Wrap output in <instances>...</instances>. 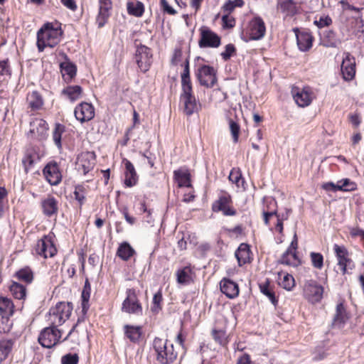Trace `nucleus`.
<instances>
[{
    "label": "nucleus",
    "mask_w": 364,
    "mask_h": 364,
    "mask_svg": "<svg viewBox=\"0 0 364 364\" xmlns=\"http://www.w3.org/2000/svg\"><path fill=\"white\" fill-rule=\"evenodd\" d=\"M296 35V43L299 50L308 51L312 47L313 37L307 31H299L298 28H294Z\"/></svg>",
    "instance_id": "20"
},
{
    "label": "nucleus",
    "mask_w": 364,
    "mask_h": 364,
    "mask_svg": "<svg viewBox=\"0 0 364 364\" xmlns=\"http://www.w3.org/2000/svg\"><path fill=\"white\" fill-rule=\"evenodd\" d=\"M282 12L287 16H294L297 13L296 5L293 0H279L277 4Z\"/></svg>",
    "instance_id": "34"
},
{
    "label": "nucleus",
    "mask_w": 364,
    "mask_h": 364,
    "mask_svg": "<svg viewBox=\"0 0 364 364\" xmlns=\"http://www.w3.org/2000/svg\"><path fill=\"white\" fill-rule=\"evenodd\" d=\"M135 59L141 71L143 73L147 72L152 63L151 48L143 44L138 45L136 49Z\"/></svg>",
    "instance_id": "10"
},
{
    "label": "nucleus",
    "mask_w": 364,
    "mask_h": 364,
    "mask_svg": "<svg viewBox=\"0 0 364 364\" xmlns=\"http://www.w3.org/2000/svg\"><path fill=\"white\" fill-rule=\"evenodd\" d=\"M63 31L60 26L55 27L53 23L47 22L37 33V48L39 52L46 47L54 48L60 41Z\"/></svg>",
    "instance_id": "2"
},
{
    "label": "nucleus",
    "mask_w": 364,
    "mask_h": 364,
    "mask_svg": "<svg viewBox=\"0 0 364 364\" xmlns=\"http://www.w3.org/2000/svg\"><path fill=\"white\" fill-rule=\"evenodd\" d=\"M260 291L265 295L271 301V303L276 306L278 304V299H277L274 292L269 287V281L267 279L264 283L259 284Z\"/></svg>",
    "instance_id": "38"
},
{
    "label": "nucleus",
    "mask_w": 364,
    "mask_h": 364,
    "mask_svg": "<svg viewBox=\"0 0 364 364\" xmlns=\"http://www.w3.org/2000/svg\"><path fill=\"white\" fill-rule=\"evenodd\" d=\"M331 23L332 20L329 16L321 17L318 21H315L318 28L329 26Z\"/></svg>",
    "instance_id": "64"
},
{
    "label": "nucleus",
    "mask_w": 364,
    "mask_h": 364,
    "mask_svg": "<svg viewBox=\"0 0 364 364\" xmlns=\"http://www.w3.org/2000/svg\"><path fill=\"white\" fill-rule=\"evenodd\" d=\"M173 180L179 188H191V175L190 171L182 167L173 171Z\"/></svg>",
    "instance_id": "22"
},
{
    "label": "nucleus",
    "mask_w": 364,
    "mask_h": 364,
    "mask_svg": "<svg viewBox=\"0 0 364 364\" xmlns=\"http://www.w3.org/2000/svg\"><path fill=\"white\" fill-rule=\"evenodd\" d=\"M22 163L25 171L28 173L36 163L35 156L32 153L28 151L22 159Z\"/></svg>",
    "instance_id": "54"
},
{
    "label": "nucleus",
    "mask_w": 364,
    "mask_h": 364,
    "mask_svg": "<svg viewBox=\"0 0 364 364\" xmlns=\"http://www.w3.org/2000/svg\"><path fill=\"white\" fill-rule=\"evenodd\" d=\"M223 26L224 28H231L235 26V21L233 18L229 16V14L222 16Z\"/></svg>",
    "instance_id": "59"
},
{
    "label": "nucleus",
    "mask_w": 364,
    "mask_h": 364,
    "mask_svg": "<svg viewBox=\"0 0 364 364\" xmlns=\"http://www.w3.org/2000/svg\"><path fill=\"white\" fill-rule=\"evenodd\" d=\"M14 297L16 299H24L26 296V289L23 285L16 282H13L9 287Z\"/></svg>",
    "instance_id": "37"
},
{
    "label": "nucleus",
    "mask_w": 364,
    "mask_h": 364,
    "mask_svg": "<svg viewBox=\"0 0 364 364\" xmlns=\"http://www.w3.org/2000/svg\"><path fill=\"white\" fill-rule=\"evenodd\" d=\"M111 9V0H99V12L96 19L99 28L103 27L107 23L110 16Z\"/></svg>",
    "instance_id": "23"
},
{
    "label": "nucleus",
    "mask_w": 364,
    "mask_h": 364,
    "mask_svg": "<svg viewBox=\"0 0 364 364\" xmlns=\"http://www.w3.org/2000/svg\"><path fill=\"white\" fill-rule=\"evenodd\" d=\"M228 178L233 183H235L237 187H240L241 186L244 188V190H245V188L244 186L245 181V179L242 178V173L239 168H232Z\"/></svg>",
    "instance_id": "43"
},
{
    "label": "nucleus",
    "mask_w": 364,
    "mask_h": 364,
    "mask_svg": "<svg viewBox=\"0 0 364 364\" xmlns=\"http://www.w3.org/2000/svg\"><path fill=\"white\" fill-rule=\"evenodd\" d=\"M200 38L198 46L200 48H218L221 44L220 36L206 26H202L199 28Z\"/></svg>",
    "instance_id": "6"
},
{
    "label": "nucleus",
    "mask_w": 364,
    "mask_h": 364,
    "mask_svg": "<svg viewBox=\"0 0 364 364\" xmlns=\"http://www.w3.org/2000/svg\"><path fill=\"white\" fill-rule=\"evenodd\" d=\"M337 187H338V182L336 183H334L333 182L330 181V182L323 183L321 185V188L327 192L336 193V192L338 191V188Z\"/></svg>",
    "instance_id": "61"
},
{
    "label": "nucleus",
    "mask_w": 364,
    "mask_h": 364,
    "mask_svg": "<svg viewBox=\"0 0 364 364\" xmlns=\"http://www.w3.org/2000/svg\"><path fill=\"white\" fill-rule=\"evenodd\" d=\"M232 201L230 194L225 193L219 196L218 199L215 200L213 205L212 210L213 212H220L227 207Z\"/></svg>",
    "instance_id": "36"
},
{
    "label": "nucleus",
    "mask_w": 364,
    "mask_h": 364,
    "mask_svg": "<svg viewBox=\"0 0 364 364\" xmlns=\"http://www.w3.org/2000/svg\"><path fill=\"white\" fill-rule=\"evenodd\" d=\"M323 287L316 280L309 279L304 286V295L311 303H318L323 298Z\"/></svg>",
    "instance_id": "11"
},
{
    "label": "nucleus",
    "mask_w": 364,
    "mask_h": 364,
    "mask_svg": "<svg viewBox=\"0 0 364 364\" xmlns=\"http://www.w3.org/2000/svg\"><path fill=\"white\" fill-rule=\"evenodd\" d=\"M77 169L84 175L92 171L95 165V154L94 152H82L77 158Z\"/></svg>",
    "instance_id": "13"
},
{
    "label": "nucleus",
    "mask_w": 364,
    "mask_h": 364,
    "mask_svg": "<svg viewBox=\"0 0 364 364\" xmlns=\"http://www.w3.org/2000/svg\"><path fill=\"white\" fill-rule=\"evenodd\" d=\"M31 129L28 134H31L33 137L39 141H43L46 139L48 136V124L43 119H34L30 122Z\"/></svg>",
    "instance_id": "16"
},
{
    "label": "nucleus",
    "mask_w": 364,
    "mask_h": 364,
    "mask_svg": "<svg viewBox=\"0 0 364 364\" xmlns=\"http://www.w3.org/2000/svg\"><path fill=\"white\" fill-rule=\"evenodd\" d=\"M333 250L338 259V264L341 267L342 272L345 274L348 266H350L353 262L348 257V251L343 245H338L337 244L333 245Z\"/></svg>",
    "instance_id": "19"
},
{
    "label": "nucleus",
    "mask_w": 364,
    "mask_h": 364,
    "mask_svg": "<svg viewBox=\"0 0 364 364\" xmlns=\"http://www.w3.org/2000/svg\"><path fill=\"white\" fill-rule=\"evenodd\" d=\"M214 340L220 346H225L228 343L226 332L223 330H213L212 333Z\"/></svg>",
    "instance_id": "52"
},
{
    "label": "nucleus",
    "mask_w": 364,
    "mask_h": 364,
    "mask_svg": "<svg viewBox=\"0 0 364 364\" xmlns=\"http://www.w3.org/2000/svg\"><path fill=\"white\" fill-rule=\"evenodd\" d=\"M345 57L341 64V73L343 79L346 81L351 80L355 74V58L349 53H344Z\"/></svg>",
    "instance_id": "18"
},
{
    "label": "nucleus",
    "mask_w": 364,
    "mask_h": 364,
    "mask_svg": "<svg viewBox=\"0 0 364 364\" xmlns=\"http://www.w3.org/2000/svg\"><path fill=\"white\" fill-rule=\"evenodd\" d=\"M31 98L29 105L32 109H38L43 106V99L38 92H33Z\"/></svg>",
    "instance_id": "53"
},
{
    "label": "nucleus",
    "mask_w": 364,
    "mask_h": 364,
    "mask_svg": "<svg viewBox=\"0 0 364 364\" xmlns=\"http://www.w3.org/2000/svg\"><path fill=\"white\" fill-rule=\"evenodd\" d=\"M60 68L62 73L64 72L68 76L69 79H72L76 75L77 67L73 63L70 61L61 63Z\"/></svg>",
    "instance_id": "44"
},
{
    "label": "nucleus",
    "mask_w": 364,
    "mask_h": 364,
    "mask_svg": "<svg viewBox=\"0 0 364 364\" xmlns=\"http://www.w3.org/2000/svg\"><path fill=\"white\" fill-rule=\"evenodd\" d=\"M79 356L77 353H67L61 358V364H77Z\"/></svg>",
    "instance_id": "57"
},
{
    "label": "nucleus",
    "mask_w": 364,
    "mask_h": 364,
    "mask_svg": "<svg viewBox=\"0 0 364 364\" xmlns=\"http://www.w3.org/2000/svg\"><path fill=\"white\" fill-rule=\"evenodd\" d=\"M279 285L287 291H291L294 287V279L292 275L286 274L284 275L283 279L279 282Z\"/></svg>",
    "instance_id": "49"
},
{
    "label": "nucleus",
    "mask_w": 364,
    "mask_h": 364,
    "mask_svg": "<svg viewBox=\"0 0 364 364\" xmlns=\"http://www.w3.org/2000/svg\"><path fill=\"white\" fill-rule=\"evenodd\" d=\"M251 250L250 247L247 243H241L235 252V256L237 260L238 265H242L251 262Z\"/></svg>",
    "instance_id": "26"
},
{
    "label": "nucleus",
    "mask_w": 364,
    "mask_h": 364,
    "mask_svg": "<svg viewBox=\"0 0 364 364\" xmlns=\"http://www.w3.org/2000/svg\"><path fill=\"white\" fill-rule=\"evenodd\" d=\"M126 295L127 296L122 304V311L129 314L142 316L143 309L137 298L136 290L134 289H127Z\"/></svg>",
    "instance_id": "5"
},
{
    "label": "nucleus",
    "mask_w": 364,
    "mask_h": 364,
    "mask_svg": "<svg viewBox=\"0 0 364 364\" xmlns=\"http://www.w3.org/2000/svg\"><path fill=\"white\" fill-rule=\"evenodd\" d=\"M73 310V304L70 302L59 301L54 307L51 308V312L59 315L58 323H65L69 318Z\"/></svg>",
    "instance_id": "24"
},
{
    "label": "nucleus",
    "mask_w": 364,
    "mask_h": 364,
    "mask_svg": "<svg viewBox=\"0 0 364 364\" xmlns=\"http://www.w3.org/2000/svg\"><path fill=\"white\" fill-rule=\"evenodd\" d=\"M311 261L314 267L321 269L323 266V256L321 253L312 252L310 253Z\"/></svg>",
    "instance_id": "50"
},
{
    "label": "nucleus",
    "mask_w": 364,
    "mask_h": 364,
    "mask_svg": "<svg viewBox=\"0 0 364 364\" xmlns=\"http://www.w3.org/2000/svg\"><path fill=\"white\" fill-rule=\"evenodd\" d=\"M17 279L27 284H31L33 280V272L29 267L20 269L15 274Z\"/></svg>",
    "instance_id": "39"
},
{
    "label": "nucleus",
    "mask_w": 364,
    "mask_h": 364,
    "mask_svg": "<svg viewBox=\"0 0 364 364\" xmlns=\"http://www.w3.org/2000/svg\"><path fill=\"white\" fill-rule=\"evenodd\" d=\"M347 318L346 311L343 304L342 303L338 304L333 325L338 328H341L344 326Z\"/></svg>",
    "instance_id": "31"
},
{
    "label": "nucleus",
    "mask_w": 364,
    "mask_h": 364,
    "mask_svg": "<svg viewBox=\"0 0 364 364\" xmlns=\"http://www.w3.org/2000/svg\"><path fill=\"white\" fill-rule=\"evenodd\" d=\"M160 2L164 12L170 15H174L176 14V11L168 4L166 0H160Z\"/></svg>",
    "instance_id": "62"
},
{
    "label": "nucleus",
    "mask_w": 364,
    "mask_h": 364,
    "mask_svg": "<svg viewBox=\"0 0 364 364\" xmlns=\"http://www.w3.org/2000/svg\"><path fill=\"white\" fill-rule=\"evenodd\" d=\"M195 74L200 85L207 88H212L218 82L217 72L213 66L201 65Z\"/></svg>",
    "instance_id": "4"
},
{
    "label": "nucleus",
    "mask_w": 364,
    "mask_h": 364,
    "mask_svg": "<svg viewBox=\"0 0 364 364\" xmlns=\"http://www.w3.org/2000/svg\"><path fill=\"white\" fill-rule=\"evenodd\" d=\"M135 253L134 249L126 241L120 243L117 250V256L123 261H128Z\"/></svg>",
    "instance_id": "30"
},
{
    "label": "nucleus",
    "mask_w": 364,
    "mask_h": 364,
    "mask_svg": "<svg viewBox=\"0 0 364 364\" xmlns=\"http://www.w3.org/2000/svg\"><path fill=\"white\" fill-rule=\"evenodd\" d=\"M124 164L125 166L124 185L127 187L130 188L134 186L136 183L138 179L137 174L135 171L134 165L130 161L124 159Z\"/></svg>",
    "instance_id": "27"
},
{
    "label": "nucleus",
    "mask_w": 364,
    "mask_h": 364,
    "mask_svg": "<svg viewBox=\"0 0 364 364\" xmlns=\"http://www.w3.org/2000/svg\"><path fill=\"white\" fill-rule=\"evenodd\" d=\"M297 247H298V238H297L296 233L295 232L294 235L293 239L291 242L290 245L287 249V250L282 254V258L280 260L281 263L287 264V265L296 266V264L293 263L290 260L289 256H290V252H291V249H293V250H296Z\"/></svg>",
    "instance_id": "35"
},
{
    "label": "nucleus",
    "mask_w": 364,
    "mask_h": 364,
    "mask_svg": "<svg viewBox=\"0 0 364 364\" xmlns=\"http://www.w3.org/2000/svg\"><path fill=\"white\" fill-rule=\"evenodd\" d=\"M74 114L80 122H88L95 117V108L91 103L81 102L75 107Z\"/></svg>",
    "instance_id": "17"
},
{
    "label": "nucleus",
    "mask_w": 364,
    "mask_h": 364,
    "mask_svg": "<svg viewBox=\"0 0 364 364\" xmlns=\"http://www.w3.org/2000/svg\"><path fill=\"white\" fill-rule=\"evenodd\" d=\"M191 270L190 267H185L181 269H178L177 272V282L180 284H187L191 279Z\"/></svg>",
    "instance_id": "46"
},
{
    "label": "nucleus",
    "mask_w": 364,
    "mask_h": 364,
    "mask_svg": "<svg viewBox=\"0 0 364 364\" xmlns=\"http://www.w3.org/2000/svg\"><path fill=\"white\" fill-rule=\"evenodd\" d=\"M181 50L180 48H176L171 58V64L173 65H178V63L181 61Z\"/></svg>",
    "instance_id": "63"
},
{
    "label": "nucleus",
    "mask_w": 364,
    "mask_h": 364,
    "mask_svg": "<svg viewBox=\"0 0 364 364\" xmlns=\"http://www.w3.org/2000/svg\"><path fill=\"white\" fill-rule=\"evenodd\" d=\"M91 294V284L87 278L85 279L84 287L81 294L82 313L85 315L90 308L89 301Z\"/></svg>",
    "instance_id": "29"
},
{
    "label": "nucleus",
    "mask_w": 364,
    "mask_h": 364,
    "mask_svg": "<svg viewBox=\"0 0 364 364\" xmlns=\"http://www.w3.org/2000/svg\"><path fill=\"white\" fill-rule=\"evenodd\" d=\"M61 338V332L55 326H49L43 328L38 336V343L46 348L55 346Z\"/></svg>",
    "instance_id": "7"
},
{
    "label": "nucleus",
    "mask_w": 364,
    "mask_h": 364,
    "mask_svg": "<svg viewBox=\"0 0 364 364\" xmlns=\"http://www.w3.org/2000/svg\"><path fill=\"white\" fill-rule=\"evenodd\" d=\"M243 5V0H228L223 6V9L224 11L230 14L236 7H242Z\"/></svg>",
    "instance_id": "51"
},
{
    "label": "nucleus",
    "mask_w": 364,
    "mask_h": 364,
    "mask_svg": "<svg viewBox=\"0 0 364 364\" xmlns=\"http://www.w3.org/2000/svg\"><path fill=\"white\" fill-rule=\"evenodd\" d=\"M291 95L296 104L300 107L309 106L312 101V92L309 87H293Z\"/></svg>",
    "instance_id": "14"
},
{
    "label": "nucleus",
    "mask_w": 364,
    "mask_h": 364,
    "mask_svg": "<svg viewBox=\"0 0 364 364\" xmlns=\"http://www.w3.org/2000/svg\"><path fill=\"white\" fill-rule=\"evenodd\" d=\"M230 129L232 136L233 141L237 143L239 139V134L240 132V127L239 124L232 119L229 121Z\"/></svg>",
    "instance_id": "56"
},
{
    "label": "nucleus",
    "mask_w": 364,
    "mask_h": 364,
    "mask_svg": "<svg viewBox=\"0 0 364 364\" xmlns=\"http://www.w3.org/2000/svg\"><path fill=\"white\" fill-rule=\"evenodd\" d=\"M266 26L263 19L259 16H255L248 25L247 35L248 38L244 39L245 42L250 41L261 40L265 35Z\"/></svg>",
    "instance_id": "9"
},
{
    "label": "nucleus",
    "mask_w": 364,
    "mask_h": 364,
    "mask_svg": "<svg viewBox=\"0 0 364 364\" xmlns=\"http://www.w3.org/2000/svg\"><path fill=\"white\" fill-rule=\"evenodd\" d=\"M13 341L11 340H4L0 341V364L4 360L10 353L12 347Z\"/></svg>",
    "instance_id": "42"
},
{
    "label": "nucleus",
    "mask_w": 364,
    "mask_h": 364,
    "mask_svg": "<svg viewBox=\"0 0 364 364\" xmlns=\"http://www.w3.org/2000/svg\"><path fill=\"white\" fill-rule=\"evenodd\" d=\"M340 43V41L336 38L333 31H329L326 33L323 38V46L326 48H336Z\"/></svg>",
    "instance_id": "45"
},
{
    "label": "nucleus",
    "mask_w": 364,
    "mask_h": 364,
    "mask_svg": "<svg viewBox=\"0 0 364 364\" xmlns=\"http://www.w3.org/2000/svg\"><path fill=\"white\" fill-rule=\"evenodd\" d=\"M153 348L156 354V360L160 364H171L177 357L172 343L168 345L167 341L156 337L153 341Z\"/></svg>",
    "instance_id": "3"
},
{
    "label": "nucleus",
    "mask_w": 364,
    "mask_h": 364,
    "mask_svg": "<svg viewBox=\"0 0 364 364\" xmlns=\"http://www.w3.org/2000/svg\"><path fill=\"white\" fill-rule=\"evenodd\" d=\"M146 144L149 145L148 149L144 152L140 151L139 153L144 158L147 159L148 164L152 168L154 166L155 156L154 154H151L149 151V147L151 146V144L149 142H147Z\"/></svg>",
    "instance_id": "58"
},
{
    "label": "nucleus",
    "mask_w": 364,
    "mask_h": 364,
    "mask_svg": "<svg viewBox=\"0 0 364 364\" xmlns=\"http://www.w3.org/2000/svg\"><path fill=\"white\" fill-rule=\"evenodd\" d=\"M220 287L221 292L229 299H235L239 295L237 283L229 278H223L220 282Z\"/></svg>",
    "instance_id": "21"
},
{
    "label": "nucleus",
    "mask_w": 364,
    "mask_h": 364,
    "mask_svg": "<svg viewBox=\"0 0 364 364\" xmlns=\"http://www.w3.org/2000/svg\"><path fill=\"white\" fill-rule=\"evenodd\" d=\"M183 65V71L181 75V93L180 95V100L183 103L184 113L188 116H191L198 111V104L193 93L188 58L186 59Z\"/></svg>",
    "instance_id": "1"
},
{
    "label": "nucleus",
    "mask_w": 364,
    "mask_h": 364,
    "mask_svg": "<svg viewBox=\"0 0 364 364\" xmlns=\"http://www.w3.org/2000/svg\"><path fill=\"white\" fill-rule=\"evenodd\" d=\"M59 315L57 314H53L51 312V309L49 311V317L48 321L50 322V326H55L58 328V326L62 325L63 323H58L59 321Z\"/></svg>",
    "instance_id": "60"
},
{
    "label": "nucleus",
    "mask_w": 364,
    "mask_h": 364,
    "mask_svg": "<svg viewBox=\"0 0 364 364\" xmlns=\"http://www.w3.org/2000/svg\"><path fill=\"white\" fill-rule=\"evenodd\" d=\"M85 188L82 185H77L75 186V191L73 192L75 199L78 202L81 207L85 199Z\"/></svg>",
    "instance_id": "48"
},
{
    "label": "nucleus",
    "mask_w": 364,
    "mask_h": 364,
    "mask_svg": "<svg viewBox=\"0 0 364 364\" xmlns=\"http://www.w3.org/2000/svg\"><path fill=\"white\" fill-rule=\"evenodd\" d=\"M65 131V127L60 123H56L53 132V139L58 149H62V135Z\"/></svg>",
    "instance_id": "40"
},
{
    "label": "nucleus",
    "mask_w": 364,
    "mask_h": 364,
    "mask_svg": "<svg viewBox=\"0 0 364 364\" xmlns=\"http://www.w3.org/2000/svg\"><path fill=\"white\" fill-rule=\"evenodd\" d=\"M41 208L43 213L47 217L55 215L58 210V202L54 196H49L42 200Z\"/></svg>",
    "instance_id": "25"
},
{
    "label": "nucleus",
    "mask_w": 364,
    "mask_h": 364,
    "mask_svg": "<svg viewBox=\"0 0 364 364\" xmlns=\"http://www.w3.org/2000/svg\"><path fill=\"white\" fill-rule=\"evenodd\" d=\"M127 13L129 15L141 17L144 13V4L139 1H129L127 3Z\"/></svg>",
    "instance_id": "32"
},
{
    "label": "nucleus",
    "mask_w": 364,
    "mask_h": 364,
    "mask_svg": "<svg viewBox=\"0 0 364 364\" xmlns=\"http://www.w3.org/2000/svg\"><path fill=\"white\" fill-rule=\"evenodd\" d=\"M162 301L161 290H159L154 294L152 300V306L151 310L154 314H158L161 310V303Z\"/></svg>",
    "instance_id": "47"
},
{
    "label": "nucleus",
    "mask_w": 364,
    "mask_h": 364,
    "mask_svg": "<svg viewBox=\"0 0 364 364\" xmlns=\"http://www.w3.org/2000/svg\"><path fill=\"white\" fill-rule=\"evenodd\" d=\"M82 92V88L80 85H68L61 91V95L68 99L71 102L78 100Z\"/></svg>",
    "instance_id": "28"
},
{
    "label": "nucleus",
    "mask_w": 364,
    "mask_h": 364,
    "mask_svg": "<svg viewBox=\"0 0 364 364\" xmlns=\"http://www.w3.org/2000/svg\"><path fill=\"white\" fill-rule=\"evenodd\" d=\"M235 54V46L232 43H229L225 46V50L220 53V55L224 61H228Z\"/></svg>",
    "instance_id": "55"
},
{
    "label": "nucleus",
    "mask_w": 364,
    "mask_h": 364,
    "mask_svg": "<svg viewBox=\"0 0 364 364\" xmlns=\"http://www.w3.org/2000/svg\"><path fill=\"white\" fill-rule=\"evenodd\" d=\"M14 312V306L12 301L6 297L0 298V314L1 318H0V323H4V320L6 319L9 322V316H12ZM11 329V324H6V327L0 326V333L9 332Z\"/></svg>",
    "instance_id": "12"
},
{
    "label": "nucleus",
    "mask_w": 364,
    "mask_h": 364,
    "mask_svg": "<svg viewBox=\"0 0 364 364\" xmlns=\"http://www.w3.org/2000/svg\"><path fill=\"white\" fill-rule=\"evenodd\" d=\"M124 334L131 342L137 343L142 334L141 328L140 326L125 325Z\"/></svg>",
    "instance_id": "33"
},
{
    "label": "nucleus",
    "mask_w": 364,
    "mask_h": 364,
    "mask_svg": "<svg viewBox=\"0 0 364 364\" xmlns=\"http://www.w3.org/2000/svg\"><path fill=\"white\" fill-rule=\"evenodd\" d=\"M35 250L38 255L44 259L53 257L57 254V249L50 235H45L38 240Z\"/></svg>",
    "instance_id": "8"
},
{
    "label": "nucleus",
    "mask_w": 364,
    "mask_h": 364,
    "mask_svg": "<svg viewBox=\"0 0 364 364\" xmlns=\"http://www.w3.org/2000/svg\"><path fill=\"white\" fill-rule=\"evenodd\" d=\"M43 173L46 181L51 186L58 185L62 180V174L60 168L55 161L48 163L43 169Z\"/></svg>",
    "instance_id": "15"
},
{
    "label": "nucleus",
    "mask_w": 364,
    "mask_h": 364,
    "mask_svg": "<svg viewBox=\"0 0 364 364\" xmlns=\"http://www.w3.org/2000/svg\"><path fill=\"white\" fill-rule=\"evenodd\" d=\"M338 191L343 192H350L357 189V184L350 178H343L338 181Z\"/></svg>",
    "instance_id": "41"
}]
</instances>
